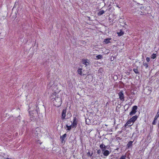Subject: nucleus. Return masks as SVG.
Instances as JSON below:
<instances>
[{
	"mask_svg": "<svg viewBox=\"0 0 159 159\" xmlns=\"http://www.w3.org/2000/svg\"><path fill=\"white\" fill-rule=\"evenodd\" d=\"M128 125H126V123L125 124V127H126V126Z\"/></svg>",
	"mask_w": 159,
	"mask_h": 159,
	"instance_id": "nucleus-32",
	"label": "nucleus"
},
{
	"mask_svg": "<svg viewBox=\"0 0 159 159\" xmlns=\"http://www.w3.org/2000/svg\"><path fill=\"white\" fill-rule=\"evenodd\" d=\"M87 154L88 156H89L90 157H91L93 155V152H92L91 154L90 152H89L87 153Z\"/></svg>",
	"mask_w": 159,
	"mask_h": 159,
	"instance_id": "nucleus-25",
	"label": "nucleus"
},
{
	"mask_svg": "<svg viewBox=\"0 0 159 159\" xmlns=\"http://www.w3.org/2000/svg\"><path fill=\"white\" fill-rule=\"evenodd\" d=\"M123 93V91H121L118 93V95L119 97V98L121 101L123 102L125 100L124 94Z\"/></svg>",
	"mask_w": 159,
	"mask_h": 159,
	"instance_id": "nucleus-3",
	"label": "nucleus"
},
{
	"mask_svg": "<svg viewBox=\"0 0 159 159\" xmlns=\"http://www.w3.org/2000/svg\"><path fill=\"white\" fill-rule=\"evenodd\" d=\"M129 108V107H128V108L126 109V110H125V111H126V110H128V109Z\"/></svg>",
	"mask_w": 159,
	"mask_h": 159,
	"instance_id": "nucleus-36",
	"label": "nucleus"
},
{
	"mask_svg": "<svg viewBox=\"0 0 159 159\" xmlns=\"http://www.w3.org/2000/svg\"><path fill=\"white\" fill-rule=\"evenodd\" d=\"M67 134H65L62 136H61L60 138L61 140V142L63 143V142H65V141L64 140L65 138L66 137Z\"/></svg>",
	"mask_w": 159,
	"mask_h": 159,
	"instance_id": "nucleus-9",
	"label": "nucleus"
},
{
	"mask_svg": "<svg viewBox=\"0 0 159 159\" xmlns=\"http://www.w3.org/2000/svg\"><path fill=\"white\" fill-rule=\"evenodd\" d=\"M105 12V11L103 10L99 11L98 13V15L99 16H101Z\"/></svg>",
	"mask_w": 159,
	"mask_h": 159,
	"instance_id": "nucleus-15",
	"label": "nucleus"
},
{
	"mask_svg": "<svg viewBox=\"0 0 159 159\" xmlns=\"http://www.w3.org/2000/svg\"><path fill=\"white\" fill-rule=\"evenodd\" d=\"M87 23L88 24H89V25H91V23H89V24L88 23Z\"/></svg>",
	"mask_w": 159,
	"mask_h": 159,
	"instance_id": "nucleus-38",
	"label": "nucleus"
},
{
	"mask_svg": "<svg viewBox=\"0 0 159 159\" xmlns=\"http://www.w3.org/2000/svg\"><path fill=\"white\" fill-rule=\"evenodd\" d=\"M101 150H100V149H99L97 150V153L98 154H100V153H101Z\"/></svg>",
	"mask_w": 159,
	"mask_h": 159,
	"instance_id": "nucleus-27",
	"label": "nucleus"
},
{
	"mask_svg": "<svg viewBox=\"0 0 159 159\" xmlns=\"http://www.w3.org/2000/svg\"><path fill=\"white\" fill-rule=\"evenodd\" d=\"M102 152L104 156H107L111 152H110L109 151L107 150Z\"/></svg>",
	"mask_w": 159,
	"mask_h": 159,
	"instance_id": "nucleus-10",
	"label": "nucleus"
},
{
	"mask_svg": "<svg viewBox=\"0 0 159 159\" xmlns=\"http://www.w3.org/2000/svg\"><path fill=\"white\" fill-rule=\"evenodd\" d=\"M133 141H130L127 145V148H129L132 146Z\"/></svg>",
	"mask_w": 159,
	"mask_h": 159,
	"instance_id": "nucleus-12",
	"label": "nucleus"
},
{
	"mask_svg": "<svg viewBox=\"0 0 159 159\" xmlns=\"http://www.w3.org/2000/svg\"><path fill=\"white\" fill-rule=\"evenodd\" d=\"M150 58L148 57H147L146 58V61L148 62H149L150 61Z\"/></svg>",
	"mask_w": 159,
	"mask_h": 159,
	"instance_id": "nucleus-28",
	"label": "nucleus"
},
{
	"mask_svg": "<svg viewBox=\"0 0 159 159\" xmlns=\"http://www.w3.org/2000/svg\"><path fill=\"white\" fill-rule=\"evenodd\" d=\"M138 107L137 106H134L132 108V111L129 113V115L131 116H132L134 115L137 112V110Z\"/></svg>",
	"mask_w": 159,
	"mask_h": 159,
	"instance_id": "nucleus-2",
	"label": "nucleus"
},
{
	"mask_svg": "<svg viewBox=\"0 0 159 159\" xmlns=\"http://www.w3.org/2000/svg\"><path fill=\"white\" fill-rule=\"evenodd\" d=\"M73 120V121L72 123V124H73V126L74 127H76L78 121V119L75 116H74Z\"/></svg>",
	"mask_w": 159,
	"mask_h": 159,
	"instance_id": "nucleus-5",
	"label": "nucleus"
},
{
	"mask_svg": "<svg viewBox=\"0 0 159 159\" xmlns=\"http://www.w3.org/2000/svg\"><path fill=\"white\" fill-rule=\"evenodd\" d=\"M126 157V155H122L120 158V159H125Z\"/></svg>",
	"mask_w": 159,
	"mask_h": 159,
	"instance_id": "nucleus-21",
	"label": "nucleus"
},
{
	"mask_svg": "<svg viewBox=\"0 0 159 159\" xmlns=\"http://www.w3.org/2000/svg\"><path fill=\"white\" fill-rule=\"evenodd\" d=\"M91 159H93V157L91 158Z\"/></svg>",
	"mask_w": 159,
	"mask_h": 159,
	"instance_id": "nucleus-40",
	"label": "nucleus"
},
{
	"mask_svg": "<svg viewBox=\"0 0 159 159\" xmlns=\"http://www.w3.org/2000/svg\"><path fill=\"white\" fill-rule=\"evenodd\" d=\"M116 6H117V7H118V8H120V7H119V5H117Z\"/></svg>",
	"mask_w": 159,
	"mask_h": 159,
	"instance_id": "nucleus-34",
	"label": "nucleus"
},
{
	"mask_svg": "<svg viewBox=\"0 0 159 159\" xmlns=\"http://www.w3.org/2000/svg\"><path fill=\"white\" fill-rule=\"evenodd\" d=\"M157 55L156 54L153 53L151 56V59H154L156 57Z\"/></svg>",
	"mask_w": 159,
	"mask_h": 159,
	"instance_id": "nucleus-17",
	"label": "nucleus"
},
{
	"mask_svg": "<svg viewBox=\"0 0 159 159\" xmlns=\"http://www.w3.org/2000/svg\"><path fill=\"white\" fill-rule=\"evenodd\" d=\"M159 112H158L157 113V115L155 116V117L154 118V120L152 122V124L153 125H155L156 124L157 120V118L159 117Z\"/></svg>",
	"mask_w": 159,
	"mask_h": 159,
	"instance_id": "nucleus-6",
	"label": "nucleus"
},
{
	"mask_svg": "<svg viewBox=\"0 0 159 159\" xmlns=\"http://www.w3.org/2000/svg\"><path fill=\"white\" fill-rule=\"evenodd\" d=\"M133 70L135 72V73L136 74H139V72L138 71V69L137 68H134L133 69Z\"/></svg>",
	"mask_w": 159,
	"mask_h": 159,
	"instance_id": "nucleus-19",
	"label": "nucleus"
},
{
	"mask_svg": "<svg viewBox=\"0 0 159 159\" xmlns=\"http://www.w3.org/2000/svg\"><path fill=\"white\" fill-rule=\"evenodd\" d=\"M82 62L85 65V66H88L90 65V61L87 59H83L82 60Z\"/></svg>",
	"mask_w": 159,
	"mask_h": 159,
	"instance_id": "nucleus-4",
	"label": "nucleus"
},
{
	"mask_svg": "<svg viewBox=\"0 0 159 159\" xmlns=\"http://www.w3.org/2000/svg\"><path fill=\"white\" fill-rule=\"evenodd\" d=\"M96 57L97 59H101L102 58V56L101 55H99L96 56Z\"/></svg>",
	"mask_w": 159,
	"mask_h": 159,
	"instance_id": "nucleus-20",
	"label": "nucleus"
},
{
	"mask_svg": "<svg viewBox=\"0 0 159 159\" xmlns=\"http://www.w3.org/2000/svg\"><path fill=\"white\" fill-rule=\"evenodd\" d=\"M51 98L52 99H54L53 102L54 105L57 107H59L61 105L62 102L61 98L57 97V95L56 92L52 93L51 95Z\"/></svg>",
	"mask_w": 159,
	"mask_h": 159,
	"instance_id": "nucleus-1",
	"label": "nucleus"
},
{
	"mask_svg": "<svg viewBox=\"0 0 159 159\" xmlns=\"http://www.w3.org/2000/svg\"><path fill=\"white\" fill-rule=\"evenodd\" d=\"M132 102H131V103H129V106H131V105H132Z\"/></svg>",
	"mask_w": 159,
	"mask_h": 159,
	"instance_id": "nucleus-33",
	"label": "nucleus"
},
{
	"mask_svg": "<svg viewBox=\"0 0 159 159\" xmlns=\"http://www.w3.org/2000/svg\"><path fill=\"white\" fill-rule=\"evenodd\" d=\"M122 132V131H119L118 132V133H119V134H120Z\"/></svg>",
	"mask_w": 159,
	"mask_h": 159,
	"instance_id": "nucleus-31",
	"label": "nucleus"
},
{
	"mask_svg": "<svg viewBox=\"0 0 159 159\" xmlns=\"http://www.w3.org/2000/svg\"><path fill=\"white\" fill-rule=\"evenodd\" d=\"M143 64L144 65V66H145V68L146 69H147L148 68L149 66L148 65L147 63L146 62H143Z\"/></svg>",
	"mask_w": 159,
	"mask_h": 159,
	"instance_id": "nucleus-18",
	"label": "nucleus"
},
{
	"mask_svg": "<svg viewBox=\"0 0 159 159\" xmlns=\"http://www.w3.org/2000/svg\"><path fill=\"white\" fill-rule=\"evenodd\" d=\"M117 33L118 34V35L119 36H121L123 35L124 33V32L122 30H120V31L119 32H117Z\"/></svg>",
	"mask_w": 159,
	"mask_h": 159,
	"instance_id": "nucleus-11",
	"label": "nucleus"
},
{
	"mask_svg": "<svg viewBox=\"0 0 159 159\" xmlns=\"http://www.w3.org/2000/svg\"><path fill=\"white\" fill-rule=\"evenodd\" d=\"M66 128H67V130H71L70 127L69 126H68V125H66Z\"/></svg>",
	"mask_w": 159,
	"mask_h": 159,
	"instance_id": "nucleus-22",
	"label": "nucleus"
},
{
	"mask_svg": "<svg viewBox=\"0 0 159 159\" xmlns=\"http://www.w3.org/2000/svg\"><path fill=\"white\" fill-rule=\"evenodd\" d=\"M73 124L72 123V124L70 125L69 126H70V127L71 129V128H75L76 127H74V126H73Z\"/></svg>",
	"mask_w": 159,
	"mask_h": 159,
	"instance_id": "nucleus-29",
	"label": "nucleus"
},
{
	"mask_svg": "<svg viewBox=\"0 0 159 159\" xmlns=\"http://www.w3.org/2000/svg\"><path fill=\"white\" fill-rule=\"evenodd\" d=\"M116 139H120V138L119 137H116Z\"/></svg>",
	"mask_w": 159,
	"mask_h": 159,
	"instance_id": "nucleus-30",
	"label": "nucleus"
},
{
	"mask_svg": "<svg viewBox=\"0 0 159 159\" xmlns=\"http://www.w3.org/2000/svg\"><path fill=\"white\" fill-rule=\"evenodd\" d=\"M107 146H105V147H104L103 148H102V152H103L107 150L106 149H107Z\"/></svg>",
	"mask_w": 159,
	"mask_h": 159,
	"instance_id": "nucleus-23",
	"label": "nucleus"
},
{
	"mask_svg": "<svg viewBox=\"0 0 159 159\" xmlns=\"http://www.w3.org/2000/svg\"><path fill=\"white\" fill-rule=\"evenodd\" d=\"M82 69L79 68L77 70V72L79 75H82Z\"/></svg>",
	"mask_w": 159,
	"mask_h": 159,
	"instance_id": "nucleus-16",
	"label": "nucleus"
},
{
	"mask_svg": "<svg viewBox=\"0 0 159 159\" xmlns=\"http://www.w3.org/2000/svg\"><path fill=\"white\" fill-rule=\"evenodd\" d=\"M111 39V38H108L105 39L104 40V42L106 43H108L110 42V41Z\"/></svg>",
	"mask_w": 159,
	"mask_h": 159,
	"instance_id": "nucleus-14",
	"label": "nucleus"
},
{
	"mask_svg": "<svg viewBox=\"0 0 159 159\" xmlns=\"http://www.w3.org/2000/svg\"><path fill=\"white\" fill-rule=\"evenodd\" d=\"M66 109H63L62 110L61 114V119L64 120L65 119L66 114Z\"/></svg>",
	"mask_w": 159,
	"mask_h": 159,
	"instance_id": "nucleus-7",
	"label": "nucleus"
},
{
	"mask_svg": "<svg viewBox=\"0 0 159 159\" xmlns=\"http://www.w3.org/2000/svg\"><path fill=\"white\" fill-rule=\"evenodd\" d=\"M138 118V116L135 115L133 116L130 119L132 121V123H134L137 120Z\"/></svg>",
	"mask_w": 159,
	"mask_h": 159,
	"instance_id": "nucleus-8",
	"label": "nucleus"
},
{
	"mask_svg": "<svg viewBox=\"0 0 159 159\" xmlns=\"http://www.w3.org/2000/svg\"><path fill=\"white\" fill-rule=\"evenodd\" d=\"M132 123V121L130 119L129 120L126 122V125H129V126H131V125H132L133 123L131 124Z\"/></svg>",
	"mask_w": 159,
	"mask_h": 159,
	"instance_id": "nucleus-13",
	"label": "nucleus"
},
{
	"mask_svg": "<svg viewBox=\"0 0 159 159\" xmlns=\"http://www.w3.org/2000/svg\"><path fill=\"white\" fill-rule=\"evenodd\" d=\"M140 11L139 12V14L142 15H144L145 14H146V12H143L142 11H141V12H140Z\"/></svg>",
	"mask_w": 159,
	"mask_h": 159,
	"instance_id": "nucleus-26",
	"label": "nucleus"
},
{
	"mask_svg": "<svg viewBox=\"0 0 159 159\" xmlns=\"http://www.w3.org/2000/svg\"><path fill=\"white\" fill-rule=\"evenodd\" d=\"M116 57V56H115L114 57H113V60H111V61H113V60H114V58H116V57Z\"/></svg>",
	"mask_w": 159,
	"mask_h": 159,
	"instance_id": "nucleus-35",
	"label": "nucleus"
},
{
	"mask_svg": "<svg viewBox=\"0 0 159 159\" xmlns=\"http://www.w3.org/2000/svg\"><path fill=\"white\" fill-rule=\"evenodd\" d=\"M7 159H12L11 158H7Z\"/></svg>",
	"mask_w": 159,
	"mask_h": 159,
	"instance_id": "nucleus-39",
	"label": "nucleus"
},
{
	"mask_svg": "<svg viewBox=\"0 0 159 159\" xmlns=\"http://www.w3.org/2000/svg\"><path fill=\"white\" fill-rule=\"evenodd\" d=\"M107 146V148L108 149V147H109V146Z\"/></svg>",
	"mask_w": 159,
	"mask_h": 159,
	"instance_id": "nucleus-37",
	"label": "nucleus"
},
{
	"mask_svg": "<svg viewBox=\"0 0 159 159\" xmlns=\"http://www.w3.org/2000/svg\"><path fill=\"white\" fill-rule=\"evenodd\" d=\"M105 147V145L103 144H101L100 145V147L101 149Z\"/></svg>",
	"mask_w": 159,
	"mask_h": 159,
	"instance_id": "nucleus-24",
	"label": "nucleus"
}]
</instances>
